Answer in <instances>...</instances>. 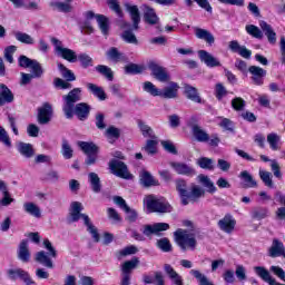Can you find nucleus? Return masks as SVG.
<instances>
[{
	"label": "nucleus",
	"mask_w": 285,
	"mask_h": 285,
	"mask_svg": "<svg viewBox=\"0 0 285 285\" xmlns=\"http://www.w3.org/2000/svg\"><path fill=\"white\" fill-rule=\"evenodd\" d=\"M87 89L94 95V97H97L99 101H106V99H108V96L106 95V91L102 87H99L92 82H88Z\"/></svg>",
	"instance_id": "33"
},
{
	"label": "nucleus",
	"mask_w": 285,
	"mask_h": 285,
	"mask_svg": "<svg viewBox=\"0 0 285 285\" xmlns=\"http://www.w3.org/2000/svg\"><path fill=\"white\" fill-rule=\"evenodd\" d=\"M96 21H97L102 35L106 36V35H108V32H110V21L108 20V17H106L104 14H97Z\"/></svg>",
	"instance_id": "40"
},
{
	"label": "nucleus",
	"mask_w": 285,
	"mask_h": 285,
	"mask_svg": "<svg viewBox=\"0 0 285 285\" xmlns=\"http://www.w3.org/2000/svg\"><path fill=\"white\" fill-rule=\"evenodd\" d=\"M200 61L207 65L208 68H215V57L206 50H198Z\"/></svg>",
	"instance_id": "42"
},
{
	"label": "nucleus",
	"mask_w": 285,
	"mask_h": 285,
	"mask_svg": "<svg viewBox=\"0 0 285 285\" xmlns=\"http://www.w3.org/2000/svg\"><path fill=\"white\" fill-rule=\"evenodd\" d=\"M194 32L197 39H202L203 41H206V43H208L209 46H213V43H215V36H213L210 31L196 27L194 28Z\"/></svg>",
	"instance_id": "28"
},
{
	"label": "nucleus",
	"mask_w": 285,
	"mask_h": 285,
	"mask_svg": "<svg viewBox=\"0 0 285 285\" xmlns=\"http://www.w3.org/2000/svg\"><path fill=\"white\" fill-rule=\"evenodd\" d=\"M125 8L127 12H129L134 30H139V23H141V14L139 13V7H137L136 4L125 3Z\"/></svg>",
	"instance_id": "19"
},
{
	"label": "nucleus",
	"mask_w": 285,
	"mask_h": 285,
	"mask_svg": "<svg viewBox=\"0 0 285 285\" xmlns=\"http://www.w3.org/2000/svg\"><path fill=\"white\" fill-rule=\"evenodd\" d=\"M169 166L177 173V175H184L185 177H193L197 175L195 169L186 163H169Z\"/></svg>",
	"instance_id": "16"
},
{
	"label": "nucleus",
	"mask_w": 285,
	"mask_h": 285,
	"mask_svg": "<svg viewBox=\"0 0 285 285\" xmlns=\"http://www.w3.org/2000/svg\"><path fill=\"white\" fill-rule=\"evenodd\" d=\"M78 146L85 155L99 154V147L92 141H78Z\"/></svg>",
	"instance_id": "35"
},
{
	"label": "nucleus",
	"mask_w": 285,
	"mask_h": 285,
	"mask_svg": "<svg viewBox=\"0 0 285 285\" xmlns=\"http://www.w3.org/2000/svg\"><path fill=\"white\" fill-rule=\"evenodd\" d=\"M114 204H116L117 206H119V208L125 210L127 215L126 219H128L131 224L137 222V210L130 208V206L126 204V200L121 196H115Z\"/></svg>",
	"instance_id": "14"
},
{
	"label": "nucleus",
	"mask_w": 285,
	"mask_h": 285,
	"mask_svg": "<svg viewBox=\"0 0 285 285\" xmlns=\"http://www.w3.org/2000/svg\"><path fill=\"white\" fill-rule=\"evenodd\" d=\"M90 110H92V107L87 102H80L73 106V115H76L79 121H86L90 117Z\"/></svg>",
	"instance_id": "17"
},
{
	"label": "nucleus",
	"mask_w": 285,
	"mask_h": 285,
	"mask_svg": "<svg viewBox=\"0 0 285 285\" xmlns=\"http://www.w3.org/2000/svg\"><path fill=\"white\" fill-rule=\"evenodd\" d=\"M144 204L148 213H173V205H170V203L166 199H158L154 195H148L144 199Z\"/></svg>",
	"instance_id": "5"
},
{
	"label": "nucleus",
	"mask_w": 285,
	"mask_h": 285,
	"mask_svg": "<svg viewBox=\"0 0 285 285\" xmlns=\"http://www.w3.org/2000/svg\"><path fill=\"white\" fill-rule=\"evenodd\" d=\"M224 97H228V89L222 82L216 83V99L223 101Z\"/></svg>",
	"instance_id": "63"
},
{
	"label": "nucleus",
	"mask_w": 285,
	"mask_h": 285,
	"mask_svg": "<svg viewBox=\"0 0 285 285\" xmlns=\"http://www.w3.org/2000/svg\"><path fill=\"white\" fill-rule=\"evenodd\" d=\"M268 253H269V257H284L285 258L284 243H282L277 238H274Z\"/></svg>",
	"instance_id": "25"
},
{
	"label": "nucleus",
	"mask_w": 285,
	"mask_h": 285,
	"mask_svg": "<svg viewBox=\"0 0 285 285\" xmlns=\"http://www.w3.org/2000/svg\"><path fill=\"white\" fill-rule=\"evenodd\" d=\"M176 190L180 197L181 206H188V204H195L206 195V190L199 185H191L188 190V183L186 179L178 178L175 180Z\"/></svg>",
	"instance_id": "2"
},
{
	"label": "nucleus",
	"mask_w": 285,
	"mask_h": 285,
	"mask_svg": "<svg viewBox=\"0 0 285 285\" xmlns=\"http://www.w3.org/2000/svg\"><path fill=\"white\" fill-rule=\"evenodd\" d=\"M279 141H282V138L279 135L272 132L267 135V142L269 144V148L272 150H279Z\"/></svg>",
	"instance_id": "49"
},
{
	"label": "nucleus",
	"mask_w": 285,
	"mask_h": 285,
	"mask_svg": "<svg viewBox=\"0 0 285 285\" xmlns=\"http://www.w3.org/2000/svg\"><path fill=\"white\" fill-rule=\"evenodd\" d=\"M7 275L9 279L12 282H17V279H21L26 285H36L35 281L30 278V274L21 268H10L7 271Z\"/></svg>",
	"instance_id": "11"
},
{
	"label": "nucleus",
	"mask_w": 285,
	"mask_h": 285,
	"mask_svg": "<svg viewBox=\"0 0 285 285\" xmlns=\"http://www.w3.org/2000/svg\"><path fill=\"white\" fill-rule=\"evenodd\" d=\"M235 226H237V220H235V218L230 214L225 215L218 222V227L220 228V230H223V233H227V235H233Z\"/></svg>",
	"instance_id": "15"
},
{
	"label": "nucleus",
	"mask_w": 285,
	"mask_h": 285,
	"mask_svg": "<svg viewBox=\"0 0 285 285\" xmlns=\"http://www.w3.org/2000/svg\"><path fill=\"white\" fill-rule=\"evenodd\" d=\"M159 141L157 139H149L146 141L145 146L142 147V150L147 153V155H157V146Z\"/></svg>",
	"instance_id": "50"
},
{
	"label": "nucleus",
	"mask_w": 285,
	"mask_h": 285,
	"mask_svg": "<svg viewBox=\"0 0 285 285\" xmlns=\"http://www.w3.org/2000/svg\"><path fill=\"white\" fill-rule=\"evenodd\" d=\"M0 190L2 193V198L0 199V206H10L14 202V198L10 195L8 190V184L6 181L0 180Z\"/></svg>",
	"instance_id": "30"
},
{
	"label": "nucleus",
	"mask_w": 285,
	"mask_h": 285,
	"mask_svg": "<svg viewBox=\"0 0 285 285\" xmlns=\"http://www.w3.org/2000/svg\"><path fill=\"white\" fill-rule=\"evenodd\" d=\"M126 75H141L144 72V68L137 63H129L125 67Z\"/></svg>",
	"instance_id": "60"
},
{
	"label": "nucleus",
	"mask_w": 285,
	"mask_h": 285,
	"mask_svg": "<svg viewBox=\"0 0 285 285\" xmlns=\"http://www.w3.org/2000/svg\"><path fill=\"white\" fill-rule=\"evenodd\" d=\"M142 88L145 92H148L149 95H151V97H159L160 90L157 89V87L153 82L146 81Z\"/></svg>",
	"instance_id": "62"
},
{
	"label": "nucleus",
	"mask_w": 285,
	"mask_h": 285,
	"mask_svg": "<svg viewBox=\"0 0 285 285\" xmlns=\"http://www.w3.org/2000/svg\"><path fill=\"white\" fill-rule=\"evenodd\" d=\"M89 184L91 186L92 193L99 194L101 193V178L97 173L91 171L88 174Z\"/></svg>",
	"instance_id": "36"
},
{
	"label": "nucleus",
	"mask_w": 285,
	"mask_h": 285,
	"mask_svg": "<svg viewBox=\"0 0 285 285\" xmlns=\"http://www.w3.org/2000/svg\"><path fill=\"white\" fill-rule=\"evenodd\" d=\"M65 101L62 106V112H65L66 119H72L75 117V105L77 101H81V88H73L68 95L62 96Z\"/></svg>",
	"instance_id": "4"
},
{
	"label": "nucleus",
	"mask_w": 285,
	"mask_h": 285,
	"mask_svg": "<svg viewBox=\"0 0 285 285\" xmlns=\"http://www.w3.org/2000/svg\"><path fill=\"white\" fill-rule=\"evenodd\" d=\"M190 275H194V277L198 281V285H215L213 282L208 281L206 275L202 274V272L197 269H191Z\"/></svg>",
	"instance_id": "55"
},
{
	"label": "nucleus",
	"mask_w": 285,
	"mask_h": 285,
	"mask_svg": "<svg viewBox=\"0 0 285 285\" xmlns=\"http://www.w3.org/2000/svg\"><path fill=\"white\" fill-rule=\"evenodd\" d=\"M106 57L109 61H114L115 63H119V61H127L128 59L117 47H110L106 51Z\"/></svg>",
	"instance_id": "24"
},
{
	"label": "nucleus",
	"mask_w": 285,
	"mask_h": 285,
	"mask_svg": "<svg viewBox=\"0 0 285 285\" xmlns=\"http://www.w3.org/2000/svg\"><path fill=\"white\" fill-rule=\"evenodd\" d=\"M139 181L144 188H150L151 186H159V180L153 177V174L148 170H141L139 174Z\"/></svg>",
	"instance_id": "22"
},
{
	"label": "nucleus",
	"mask_w": 285,
	"mask_h": 285,
	"mask_svg": "<svg viewBox=\"0 0 285 285\" xmlns=\"http://www.w3.org/2000/svg\"><path fill=\"white\" fill-rule=\"evenodd\" d=\"M156 246L157 248L163 250V253H170V250H173V245L170 244V240L167 237L158 239Z\"/></svg>",
	"instance_id": "58"
},
{
	"label": "nucleus",
	"mask_w": 285,
	"mask_h": 285,
	"mask_svg": "<svg viewBox=\"0 0 285 285\" xmlns=\"http://www.w3.org/2000/svg\"><path fill=\"white\" fill-rule=\"evenodd\" d=\"M259 177L267 188H275V184H273V174H271V171L259 170Z\"/></svg>",
	"instance_id": "53"
},
{
	"label": "nucleus",
	"mask_w": 285,
	"mask_h": 285,
	"mask_svg": "<svg viewBox=\"0 0 285 285\" xmlns=\"http://www.w3.org/2000/svg\"><path fill=\"white\" fill-rule=\"evenodd\" d=\"M109 170H111L112 175H116V177H120V179H130L128 166L121 160L111 159L109 161Z\"/></svg>",
	"instance_id": "8"
},
{
	"label": "nucleus",
	"mask_w": 285,
	"mask_h": 285,
	"mask_svg": "<svg viewBox=\"0 0 285 285\" xmlns=\"http://www.w3.org/2000/svg\"><path fill=\"white\" fill-rule=\"evenodd\" d=\"M148 68L151 70L154 78L157 79V81H160V83H168V81H170V73H168V70L157 65V62H149Z\"/></svg>",
	"instance_id": "9"
},
{
	"label": "nucleus",
	"mask_w": 285,
	"mask_h": 285,
	"mask_svg": "<svg viewBox=\"0 0 285 285\" xmlns=\"http://www.w3.org/2000/svg\"><path fill=\"white\" fill-rule=\"evenodd\" d=\"M197 166H199V168H203L204 170H213L214 168V161L213 159L208 158V157H200L196 160Z\"/></svg>",
	"instance_id": "57"
},
{
	"label": "nucleus",
	"mask_w": 285,
	"mask_h": 285,
	"mask_svg": "<svg viewBox=\"0 0 285 285\" xmlns=\"http://www.w3.org/2000/svg\"><path fill=\"white\" fill-rule=\"evenodd\" d=\"M107 6L119 17V19H124V11L121 10V6H119V1L117 0H107Z\"/></svg>",
	"instance_id": "59"
},
{
	"label": "nucleus",
	"mask_w": 285,
	"mask_h": 285,
	"mask_svg": "<svg viewBox=\"0 0 285 285\" xmlns=\"http://www.w3.org/2000/svg\"><path fill=\"white\" fill-rule=\"evenodd\" d=\"M58 70L60 71L61 77L66 81H69V82L77 81V76H75V72H72V70L65 67L63 63H61V62L58 63Z\"/></svg>",
	"instance_id": "44"
},
{
	"label": "nucleus",
	"mask_w": 285,
	"mask_h": 285,
	"mask_svg": "<svg viewBox=\"0 0 285 285\" xmlns=\"http://www.w3.org/2000/svg\"><path fill=\"white\" fill-rule=\"evenodd\" d=\"M250 215L252 219H257L258 222H262V219H266V217H268L269 212L267 207H254Z\"/></svg>",
	"instance_id": "43"
},
{
	"label": "nucleus",
	"mask_w": 285,
	"mask_h": 285,
	"mask_svg": "<svg viewBox=\"0 0 285 285\" xmlns=\"http://www.w3.org/2000/svg\"><path fill=\"white\" fill-rule=\"evenodd\" d=\"M52 105L49 102H45L40 108H38L37 121L41 126H46V124H50L52 120Z\"/></svg>",
	"instance_id": "10"
},
{
	"label": "nucleus",
	"mask_w": 285,
	"mask_h": 285,
	"mask_svg": "<svg viewBox=\"0 0 285 285\" xmlns=\"http://www.w3.org/2000/svg\"><path fill=\"white\" fill-rule=\"evenodd\" d=\"M141 10L145 23H148L149 26H157V23H159V17L151 7L144 4Z\"/></svg>",
	"instance_id": "18"
},
{
	"label": "nucleus",
	"mask_w": 285,
	"mask_h": 285,
	"mask_svg": "<svg viewBox=\"0 0 285 285\" xmlns=\"http://www.w3.org/2000/svg\"><path fill=\"white\" fill-rule=\"evenodd\" d=\"M170 225L168 223H155L154 225H145L142 229V235L150 237V235H156L161 237V233L168 230Z\"/></svg>",
	"instance_id": "12"
},
{
	"label": "nucleus",
	"mask_w": 285,
	"mask_h": 285,
	"mask_svg": "<svg viewBox=\"0 0 285 285\" xmlns=\"http://www.w3.org/2000/svg\"><path fill=\"white\" fill-rule=\"evenodd\" d=\"M137 266H139L138 257H134L130 261L125 262L121 265L122 275H130V273H132V271H135V268H137Z\"/></svg>",
	"instance_id": "38"
},
{
	"label": "nucleus",
	"mask_w": 285,
	"mask_h": 285,
	"mask_svg": "<svg viewBox=\"0 0 285 285\" xmlns=\"http://www.w3.org/2000/svg\"><path fill=\"white\" fill-rule=\"evenodd\" d=\"M245 30H246L247 35H249L250 37H254V39H264L263 30L259 29V27H257L255 24H247L245 27Z\"/></svg>",
	"instance_id": "47"
},
{
	"label": "nucleus",
	"mask_w": 285,
	"mask_h": 285,
	"mask_svg": "<svg viewBox=\"0 0 285 285\" xmlns=\"http://www.w3.org/2000/svg\"><path fill=\"white\" fill-rule=\"evenodd\" d=\"M250 77V81L254 86H262L264 83V79H266V70L259 66H250L248 68Z\"/></svg>",
	"instance_id": "13"
},
{
	"label": "nucleus",
	"mask_w": 285,
	"mask_h": 285,
	"mask_svg": "<svg viewBox=\"0 0 285 285\" xmlns=\"http://www.w3.org/2000/svg\"><path fill=\"white\" fill-rule=\"evenodd\" d=\"M164 271L171 279L174 285H184V278H181V276L178 273H176L175 268H173L170 264H165Z\"/></svg>",
	"instance_id": "31"
},
{
	"label": "nucleus",
	"mask_w": 285,
	"mask_h": 285,
	"mask_svg": "<svg viewBox=\"0 0 285 285\" xmlns=\"http://www.w3.org/2000/svg\"><path fill=\"white\" fill-rule=\"evenodd\" d=\"M17 149L18 153L22 155V157H26V159L35 157V148L31 144L20 141L17 145Z\"/></svg>",
	"instance_id": "34"
},
{
	"label": "nucleus",
	"mask_w": 285,
	"mask_h": 285,
	"mask_svg": "<svg viewBox=\"0 0 285 285\" xmlns=\"http://www.w3.org/2000/svg\"><path fill=\"white\" fill-rule=\"evenodd\" d=\"M51 43L55 47V53L57 57L69 61V63H77L78 60L82 68L92 67L94 60L88 53H80L77 56L75 50L63 47V42L57 38H51Z\"/></svg>",
	"instance_id": "1"
},
{
	"label": "nucleus",
	"mask_w": 285,
	"mask_h": 285,
	"mask_svg": "<svg viewBox=\"0 0 285 285\" xmlns=\"http://www.w3.org/2000/svg\"><path fill=\"white\" fill-rule=\"evenodd\" d=\"M121 37L124 41H126V43H134V46H137V43H139V40H137V36H135L131 30H125Z\"/></svg>",
	"instance_id": "61"
},
{
	"label": "nucleus",
	"mask_w": 285,
	"mask_h": 285,
	"mask_svg": "<svg viewBox=\"0 0 285 285\" xmlns=\"http://www.w3.org/2000/svg\"><path fill=\"white\" fill-rule=\"evenodd\" d=\"M96 72H99L102 77H106L108 81H112L115 79V72L112 69L105 65L96 66Z\"/></svg>",
	"instance_id": "45"
},
{
	"label": "nucleus",
	"mask_w": 285,
	"mask_h": 285,
	"mask_svg": "<svg viewBox=\"0 0 285 285\" xmlns=\"http://www.w3.org/2000/svg\"><path fill=\"white\" fill-rule=\"evenodd\" d=\"M61 154L65 157V159H72L73 150L72 147H70L68 140L62 141Z\"/></svg>",
	"instance_id": "64"
},
{
	"label": "nucleus",
	"mask_w": 285,
	"mask_h": 285,
	"mask_svg": "<svg viewBox=\"0 0 285 285\" xmlns=\"http://www.w3.org/2000/svg\"><path fill=\"white\" fill-rule=\"evenodd\" d=\"M185 95L187 99H190L194 104H202V97L199 96L197 88L190 85H185Z\"/></svg>",
	"instance_id": "37"
},
{
	"label": "nucleus",
	"mask_w": 285,
	"mask_h": 285,
	"mask_svg": "<svg viewBox=\"0 0 285 285\" xmlns=\"http://www.w3.org/2000/svg\"><path fill=\"white\" fill-rule=\"evenodd\" d=\"M105 135H106L107 139H109V144H115V141H117V139H119V137H121V129H119L115 126H109L106 129Z\"/></svg>",
	"instance_id": "41"
},
{
	"label": "nucleus",
	"mask_w": 285,
	"mask_h": 285,
	"mask_svg": "<svg viewBox=\"0 0 285 285\" xmlns=\"http://www.w3.org/2000/svg\"><path fill=\"white\" fill-rule=\"evenodd\" d=\"M254 273H256V275L258 277H261V279H263V282H266L269 285H285L282 283H277V281L275 278H273V276H271V272H268V269H266V267L255 266ZM283 282H285V279Z\"/></svg>",
	"instance_id": "20"
},
{
	"label": "nucleus",
	"mask_w": 285,
	"mask_h": 285,
	"mask_svg": "<svg viewBox=\"0 0 285 285\" xmlns=\"http://www.w3.org/2000/svg\"><path fill=\"white\" fill-rule=\"evenodd\" d=\"M14 37L20 43H26L27 46H32L35 43V38L26 32L17 31Z\"/></svg>",
	"instance_id": "51"
},
{
	"label": "nucleus",
	"mask_w": 285,
	"mask_h": 285,
	"mask_svg": "<svg viewBox=\"0 0 285 285\" xmlns=\"http://www.w3.org/2000/svg\"><path fill=\"white\" fill-rule=\"evenodd\" d=\"M138 128L142 135V137L149 139H157L155 131L153 130V127L148 126L144 120H138Z\"/></svg>",
	"instance_id": "39"
},
{
	"label": "nucleus",
	"mask_w": 285,
	"mask_h": 285,
	"mask_svg": "<svg viewBox=\"0 0 285 285\" xmlns=\"http://www.w3.org/2000/svg\"><path fill=\"white\" fill-rule=\"evenodd\" d=\"M138 250L137 246L130 245L119 250L117 257L118 259H121L122 257H128V255H137Z\"/></svg>",
	"instance_id": "56"
},
{
	"label": "nucleus",
	"mask_w": 285,
	"mask_h": 285,
	"mask_svg": "<svg viewBox=\"0 0 285 285\" xmlns=\"http://www.w3.org/2000/svg\"><path fill=\"white\" fill-rule=\"evenodd\" d=\"M29 68L31 69V75L36 79H41V77H43V67H41V63H39V61L33 60Z\"/></svg>",
	"instance_id": "54"
},
{
	"label": "nucleus",
	"mask_w": 285,
	"mask_h": 285,
	"mask_svg": "<svg viewBox=\"0 0 285 285\" xmlns=\"http://www.w3.org/2000/svg\"><path fill=\"white\" fill-rule=\"evenodd\" d=\"M81 210H83V206L79 202H72L69 208V224H75V222H79V219L83 220L85 226H87L88 233H90L94 242L99 243L100 236L99 232L97 230V227L92 225V222H90V217L86 214H81Z\"/></svg>",
	"instance_id": "3"
},
{
	"label": "nucleus",
	"mask_w": 285,
	"mask_h": 285,
	"mask_svg": "<svg viewBox=\"0 0 285 285\" xmlns=\"http://www.w3.org/2000/svg\"><path fill=\"white\" fill-rule=\"evenodd\" d=\"M72 1L75 0H63V2L61 1H50L49 2V8L52 10H57L58 12H63L65 14H68L70 12H72L73 7Z\"/></svg>",
	"instance_id": "21"
},
{
	"label": "nucleus",
	"mask_w": 285,
	"mask_h": 285,
	"mask_svg": "<svg viewBox=\"0 0 285 285\" xmlns=\"http://www.w3.org/2000/svg\"><path fill=\"white\" fill-rule=\"evenodd\" d=\"M43 246L46 249H48V253L45 250H40L36 254V262L38 264H41L42 266H46V268H55V264L52 263V258L57 257V249L52 246V243H50L49 239L43 240Z\"/></svg>",
	"instance_id": "7"
},
{
	"label": "nucleus",
	"mask_w": 285,
	"mask_h": 285,
	"mask_svg": "<svg viewBox=\"0 0 285 285\" xmlns=\"http://www.w3.org/2000/svg\"><path fill=\"white\" fill-rule=\"evenodd\" d=\"M198 181L208 190V193H213L215 190V185L213 184V180L204 174L198 175L197 177Z\"/></svg>",
	"instance_id": "52"
},
{
	"label": "nucleus",
	"mask_w": 285,
	"mask_h": 285,
	"mask_svg": "<svg viewBox=\"0 0 285 285\" xmlns=\"http://www.w3.org/2000/svg\"><path fill=\"white\" fill-rule=\"evenodd\" d=\"M23 208L26 213L32 215V217H41V209L35 203H24Z\"/></svg>",
	"instance_id": "48"
},
{
	"label": "nucleus",
	"mask_w": 285,
	"mask_h": 285,
	"mask_svg": "<svg viewBox=\"0 0 285 285\" xmlns=\"http://www.w3.org/2000/svg\"><path fill=\"white\" fill-rule=\"evenodd\" d=\"M18 259H20V262H23L24 264H28V262H30V249L28 248L27 239L21 240L19 244Z\"/></svg>",
	"instance_id": "29"
},
{
	"label": "nucleus",
	"mask_w": 285,
	"mask_h": 285,
	"mask_svg": "<svg viewBox=\"0 0 285 285\" xmlns=\"http://www.w3.org/2000/svg\"><path fill=\"white\" fill-rule=\"evenodd\" d=\"M240 179H243L246 188H257V181L253 178V176L244 170L239 175Z\"/></svg>",
	"instance_id": "46"
},
{
	"label": "nucleus",
	"mask_w": 285,
	"mask_h": 285,
	"mask_svg": "<svg viewBox=\"0 0 285 285\" xmlns=\"http://www.w3.org/2000/svg\"><path fill=\"white\" fill-rule=\"evenodd\" d=\"M259 26L265 37H267L268 42L275 46L277 43V33L273 30V27L264 20L259 22Z\"/></svg>",
	"instance_id": "27"
},
{
	"label": "nucleus",
	"mask_w": 285,
	"mask_h": 285,
	"mask_svg": "<svg viewBox=\"0 0 285 285\" xmlns=\"http://www.w3.org/2000/svg\"><path fill=\"white\" fill-rule=\"evenodd\" d=\"M14 101V94L4 83H0V106H6V104H12Z\"/></svg>",
	"instance_id": "26"
},
{
	"label": "nucleus",
	"mask_w": 285,
	"mask_h": 285,
	"mask_svg": "<svg viewBox=\"0 0 285 285\" xmlns=\"http://www.w3.org/2000/svg\"><path fill=\"white\" fill-rule=\"evenodd\" d=\"M175 242L181 250H195L197 248V239L194 234L188 233V230L177 229L174 233Z\"/></svg>",
	"instance_id": "6"
},
{
	"label": "nucleus",
	"mask_w": 285,
	"mask_h": 285,
	"mask_svg": "<svg viewBox=\"0 0 285 285\" xmlns=\"http://www.w3.org/2000/svg\"><path fill=\"white\" fill-rule=\"evenodd\" d=\"M179 90V85L177 82H169L168 87H165L158 97L163 99H177V92Z\"/></svg>",
	"instance_id": "23"
},
{
	"label": "nucleus",
	"mask_w": 285,
	"mask_h": 285,
	"mask_svg": "<svg viewBox=\"0 0 285 285\" xmlns=\"http://www.w3.org/2000/svg\"><path fill=\"white\" fill-rule=\"evenodd\" d=\"M190 128H191V132L195 137L196 140L200 141V142H206L208 141V139H210V137L208 136V134L202 129L199 127V125L197 124H189Z\"/></svg>",
	"instance_id": "32"
}]
</instances>
